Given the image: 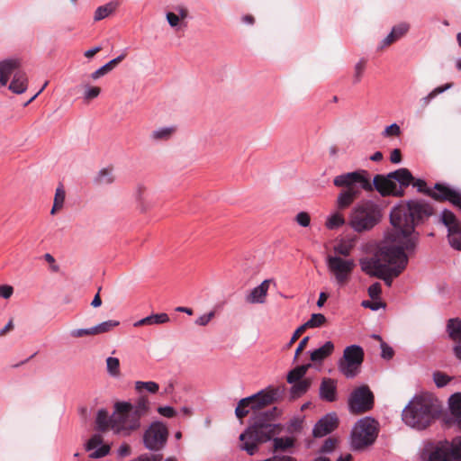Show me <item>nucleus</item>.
I'll use <instances>...</instances> for the list:
<instances>
[{"label": "nucleus", "instance_id": "obj_26", "mask_svg": "<svg viewBox=\"0 0 461 461\" xmlns=\"http://www.w3.org/2000/svg\"><path fill=\"white\" fill-rule=\"evenodd\" d=\"M334 351V344L331 341H327L319 348L311 352L310 358L312 362H321L330 357Z\"/></svg>", "mask_w": 461, "mask_h": 461}, {"label": "nucleus", "instance_id": "obj_19", "mask_svg": "<svg viewBox=\"0 0 461 461\" xmlns=\"http://www.w3.org/2000/svg\"><path fill=\"white\" fill-rule=\"evenodd\" d=\"M338 426V418L336 414H328L321 419L313 429V436L316 438L323 437L333 431Z\"/></svg>", "mask_w": 461, "mask_h": 461}, {"label": "nucleus", "instance_id": "obj_29", "mask_svg": "<svg viewBox=\"0 0 461 461\" xmlns=\"http://www.w3.org/2000/svg\"><path fill=\"white\" fill-rule=\"evenodd\" d=\"M293 386L291 388V396L295 399L305 393L312 384L311 378H304L302 381H298L293 383Z\"/></svg>", "mask_w": 461, "mask_h": 461}, {"label": "nucleus", "instance_id": "obj_31", "mask_svg": "<svg viewBox=\"0 0 461 461\" xmlns=\"http://www.w3.org/2000/svg\"><path fill=\"white\" fill-rule=\"evenodd\" d=\"M118 7V3L110 2L106 5L99 6L95 12L94 19L95 21H101L106 17H108L111 14H113L116 8Z\"/></svg>", "mask_w": 461, "mask_h": 461}, {"label": "nucleus", "instance_id": "obj_9", "mask_svg": "<svg viewBox=\"0 0 461 461\" xmlns=\"http://www.w3.org/2000/svg\"><path fill=\"white\" fill-rule=\"evenodd\" d=\"M20 67L18 59H5L0 62V87L5 86L11 75H14L9 89L18 95L26 91L28 77L25 72L19 69Z\"/></svg>", "mask_w": 461, "mask_h": 461}, {"label": "nucleus", "instance_id": "obj_47", "mask_svg": "<svg viewBox=\"0 0 461 461\" xmlns=\"http://www.w3.org/2000/svg\"><path fill=\"white\" fill-rule=\"evenodd\" d=\"M100 93L101 88L99 86H86L84 92V99L86 101H90L96 98Z\"/></svg>", "mask_w": 461, "mask_h": 461}, {"label": "nucleus", "instance_id": "obj_1", "mask_svg": "<svg viewBox=\"0 0 461 461\" xmlns=\"http://www.w3.org/2000/svg\"><path fill=\"white\" fill-rule=\"evenodd\" d=\"M433 212V207L422 200H411L405 205L394 208L390 214L394 228V232L391 234L393 242L407 251H413L419 236L415 232V226L424 222Z\"/></svg>", "mask_w": 461, "mask_h": 461}, {"label": "nucleus", "instance_id": "obj_54", "mask_svg": "<svg viewBox=\"0 0 461 461\" xmlns=\"http://www.w3.org/2000/svg\"><path fill=\"white\" fill-rule=\"evenodd\" d=\"M382 293L381 285L379 283H375L368 288V295L373 299L379 298Z\"/></svg>", "mask_w": 461, "mask_h": 461}, {"label": "nucleus", "instance_id": "obj_44", "mask_svg": "<svg viewBox=\"0 0 461 461\" xmlns=\"http://www.w3.org/2000/svg\"><path fill=\"white\" fill-rule=\"evenodd\" d=\"M411 185L412 186L416 187L418 189V192L422 193L428 196H429L431 188L427 187V183L422 179H416L412 176V179L409 183V185Z\"/></svg>", "mask_w": 461, "mask_h": 461}, {"label": "nucleus", "instance_id": "obj_57", "mask_svg": "<svg viewBox=\"0 0 461 461\" xmlns=\"http://www.w3.org/2000/svg\"><path fill=\"white\" fill-rule=\"evenodd\" d=\"M381 349H382V357L384 359H391L393 357V349L388 346L385 342H382L381 344Z\"/></svg>", "mask_w": 461, "mask_h": 461}, {"label": "nucleus", "instance_id": "obj_3", "mask_svg": "<svg viewBox=\"0 0 461 461\" xmlns=\"http://www.w3.org/2000/svg\"><path fill=\"white\" fill-rule=\"evenodd\" d=\"M279 414L280 411L276 407L269 412L260 413L254 423L240 434L241 448L246 450L248 454L253 455L259 444L270 440L274 435L279 433V426L270 422Z\"/></svg>", "mask_w": 461, "mask_h": 461}, {"label": "nucleus", "instance_id": "obj_21", "mask_svg": "<svg viewBox=\"0 0 461 461\" xmlns=\"http://www.w3.org/2000/svg\"><path fill=\"white\" fill-rule=\"evenodd\" d=\"M271 283H274L273 279L264 280L250 291L246 296V302L249 303H264Z\"/></svg>", "mask_w": 461, "mask_h": 461}, {"label": "nucleus", "instance_id": "obj_41", "mask_svg": "<svg viewBox=\"0 0 461 461\" xmlns=\"http://www.w3.org/2000/svg\"><path fill=\"white\" fill-rule=\"evenodd\" d=\"M294 444V439L293 438H274V448L276 451L277 450H286L292 447Z\"/></svg>", "mask_w": 461, "mask_h": 461}, {"label": "nucleus", "instance_id": "obj_49", "mask_svg": "<svg viewBox=\"0 0 461 461\" xmlns=\"http://www.w3.org/2000/svg\"><path fill=\"white\" fill-rule=\"evenodd\" d=\"M401 133V129L398 124L393 123L389 126H387L384 131H383V135L384 137H396L399 136Z\"/></svg>", "mask_w": 461, "mask_h": 461}, {"label": "nucleus", "instance_id": "obj_25", "mask_svg": "<svg viewBox=\"0 0 461 461\" xmlns=\"http://www.w3.org/2000/svg\"><path fill=\"white\" fill-rule=\"evenodd\" d=\"M174 12H168L166 14L167 23L172 28H176L179 25L180 22L186 19L189 14L188 9L182 5H176Z\"/></svg>", "mask_w": 461, "mask_h": 461}, {"label": "nucleus", "instance_id": "obj_7", "mask_svg": "<svg viewBox=\"0 0 461 461\" xmlns=\"http://www.w3.org/2000/svg\"><path fill=\"white\" fill-rule=\"evenodd\" d=\"M412 179V175L408 168L402 167L388 175H375L372 185L383 197H402L405 188Z\"/></svg>", "mask_w": 461, "mask_h": 461}, {"label": "nucleus", "instance_id": "obj_39", "mask_svg": "<svg viewBox=\"0 0 461 461\" xmlns=\"http://www.w3.org/2000/svg\"><path fill=\"white\" fill-rule=\"evenodd\" d=\"M251 399L247 397L239 402L235 409V414L239 419H242L249 414V408L251 409Z\"/></svg>", "mask_w": 461, "mask_h": 461}, {"label": "nucleus", "instance_id": "obj_50", "mask_svg": "<svg viewBox=\"0 0 461 461\" xmlns=\"http://www.w3.org/2000/svg\"><path fill=\"white\" fill-rule=\"evenodd\" d=\"M303 419L294 418L290 421V423L287 427V429L289 432H292V433L298 432L303 429Z\"/></svg>", "mask_w": 461, "mask_h": 461}, {"label": "nucleus", "instance_id": "obj_16", "mask_svg": "<svg viewBox=\"0 0 461 461\" xmlns=\"http://www.w3.org/2000/svg\"><path fill=\"white\" fill-rule=\"evenodd\" d=\"M285 387L281 386H269L265 390L258 392V393L250 396L251 399V409L261 410L267 405L275 403L281 400L285 394Z\"/></svg>", "mask_w": 461, "mask_h": 461}, {"label": "nucleus", "instance_id": "obj_22", "mask_svg": "<svg viewBox=\"0 0 461 461\" xmlns=\"http://www.w3.org/2000/svg\"><path fill=\"white\" fill-rule=\"evenodd\" d=\"M410 30V24L408 23H401L393 27L391 32L382 41L381 49L387 48L402 39L407 34Z\"/></svg>", "mask_w": 461, "mask_h": 461}, {"label": "nucleus", "instance_id": "obj_30", "mask_svg": "<svg viewBox=\"0 0 461 461\" xmlns=\"http://www.w3.org/2000/svg\"><path fill=\"white\" fill-rule=\"evenodd\" d=\"M452 86H453V83H447L443 86L434 88L429 95H427L426 96L420 99V107L426 108L429 104V103L432 99H434L438 95L451 88Z\"/></svg>", "mask_w": 461, "mask_h": 461}, {"label": "nucleus", "instance_id": "obj_2", "mask_svg": "<svg viewBox=\"0 0 461 461\" xmlns=\"http://www.w3.org/2000/svg\"><path fill=\"white\" fill-rule=\"evenodd\" d=\"M406 249L397 244L383 245L374 255L360 259L363 272L384 281L391 286L393 280L398 277L408 265Z\"/></svg>", "mask_w": 461, "mask_h": 461}, {"label": "nucleus", "instance_id": "obj_61", "mask_svg": "<svg viewBox=\"0 0 461 461\" xmlns=\"http://www.w3.org/2000/svg\"><path fill=\"white\" fill-rule=\"evenodd\" d=\"M362 306L365 308H369L373 311H376L381 307L384 306V304L381 302H371V301H363Z\"/></svg>", "mask_w": 461, "mask_h": 461}, {"label": "nucleus", "instance_id": "obj_53", "mask_svg": "<svg viewBox=\"0 0 461 461\" xmlns=\"http://www.w3.org/2000/svg\"><path fill=\"white\" fill-rule=\"evenodd\" d=\"M70 335L73 338H82V337H86V336H94L93 328L73 330L70 332Z\"/></svg>", "mask_w": 461, "mask_h": 461}, {"label": "nucleus", "instance_id": "obj_14", "mask_svg": "<svg viewBox=\"0 0 461 461\" xmlns=\"http://www.w3.org/2000/svg\"><path fill=\"white\" fill-rule=\"evenodd\" d=\"M350 411L361 414L370 411L374 406V394L367 385L355 389L348 400Z\"/></svg>", "mask_w": 461, "mask_h": 461}, {"label": "nucleus", "instance_id": "obj_38", "mask_svg": "<svg viewBox=\"0 0 461 461\" xmlns=\"http://www.w3.org/2000/svg\"><path fill=\"white\" fill-rule=\"evenodd\" d=\"M175 131V127L161 128L152 131L151 139L154 140H167Z\"/></svg>", "mask_w": 461, "mask_h": 461}, {"label": "nucleus", "instance_id": "obj_40", "mask_svg": "<svg viewBox=\"0 0 461 461\" xmlns=\"http://www.w3.org/2000/svg\"><path fill=\"white\" fill-rule=\"evenodd\" d=\"M159 389V385L158 383L153 381L149 382H142V381H137L135 383V390L138 393H142L143 390H147L148 392L151 393H156Z\"/></svg>", "mask_w": 461, "mask_h": 461}, {"label": "nucleus", "instance_id": "obj_24", "mask_svg": "<svg viewBox=\"0 0 461 461\" xmlns=\"http://www.w3.org/2000/svg\"><path fill=\"white\" fill-rule=\"evenodd\" d=\"M448 402L453 422L461 431V393L451 395Z\"/></svg>", "mask_w": 461, "mask_h": 461}, {"label": "nucleus", "instance_id": "obj_13", "mask_svg": "<svg viewBox=\"0 0 461 461\" xmlns=\"http://www.w3.org/2000/svg\"><path fill=\"white\" fill-rule=\"evenodd\" d=\"M327 267L339 286H345L351 279L355 263L338 256L327 257Z\"/></svg>", "mask_w": 461, "mask_h": 461}, {"label": "nucleus", "instance_id": "obj_36", "mask_svg": "<svg viewBox=\"0 0 461 461\" xmlns=\"http://www.w3.org/2000/svg\"><path fill=\"white\" fill-rule=\"evenodd\" d=\"M119 325H120V322L115 320H109V321H104L96 326L92 327L94 336L109 332L113 329H114L115 327H117Z\"/></svg>", "mask_w": 461, "mask_h": 461}, {"label": "nucleus", "instance_id": "obj_32", "mask_svg": "<svg viewBox=\"0 0 461 461\" xmlns=\"http://www.w3.org/2000/svg\"><path fill=\"white\" fill-rule=\"evenodd\" d=\"M311 367V364L302 365L298 366L293 370H291L287 375V382L289 384H293L298 381H302L304 375L308 371V369Z\"/></svg>", "mask_w": 461, "mask_h": 461}, {"label": "nucleus", "instance_id": "obj_33", "mask_svg": "<svg viewBox=\"0 0 461 461\" xmlns=\"http://www.w3.org/2000/svg\"><path fill=\"white\" fill-rule=\"evenodd\" d=\"M66 192L62 185H59L55 192L53 206L51 208L50 213L52 215L56 214L57 212L62 209L65 202Z\"/></svg>", "mask_w": 461, "mask_h": 461}, {"label": "nucleus", "instance_id": "obj_51", "mask_svg": "<svg viewBox=\"0 0 461 461\" xmlns=\"http://www.w3.org/2000/svg\"><path fill=\"white\" fill-rule=\"evenodd\" d=\"M297 223L303 227H307L310 225L311 217L308 212H301L296 215L295 218Z\"/></svg>", "mask_w": 461, "mask_h": 461}, {"label": "nucleus", "instance_id": "obj_10", "mask_svg": "<svg viewBox=\"0 0 461 461\" xmlns=\"http://www.w3.org/2000/svg\"><path fill=\"white\" fill-rule=\"evenodd\" d=\"M378 435V423L372 418H364L357 422L351 433L353 450H363L373 445Z\"/></svg>", "mask_w": 461, "mask_h": 461}, {"label": "nucleus", "instance_id": "obj_20", "mask_svg": "<svg viewBox=\"0 0 461 461\" xmlns=\"http://www.w3.org/2000/svg\"><path fill=\"white\" fill-rule=\"evenodd\" d=\"M119 416L120 412H117L116 411L111 417H109L108 412L105 410L102 409L98 411L95 420L97 429L100 431H106L108 429H112L115 434H122L124 436V433H126V429L117 431V428L113 426V424L115 423L113 422V419Z\"/></svg>", "mask_w": 461, "mask_h": 461}, {"label": "nucleus", "instance_id": "obj_46", "mask_svg": "<svg viewBox=\"0 0 461 461\" xmlns=\"http://www.w3.org/2000/svg\"><path fill=\"white\" fill-rule=\"evenodd\" d=\"M366 68V60L361 59L359 60L354 68V84H357L360 82L364 70Z\"/></svg>", "mask_w": 461, "mask_h": 461}, {"label": "nucleus", "instance_id": "obj_6", "mask_svg": "<svg viewBox=\"0 0 461 461\" xmlns=\"http://www.w3.org/2000/svg\"><path fill=\"white\" fill-rule=\"evenodd\" d=\"M119 417L113 419V426L117 428V431L126 429L124 436H128L131 431L140 428V420L147 415L150 409V402L146 395H140L134 404L127 402H117L114 404Z\"/></svg>", "mask_w": 461, "mask_h": 461}, {"label": "nucleus", "instance_id": "obj_27", "mask_svg": "<svg viewBox=\"0 0 461 461\" xmlns=\"http://www.w3.org/2000/svg\"><path fill=\"white\" fill-rule=\"evenodd\" d=\"M126 57V53H122L117 58L110 60L108 63L95 70L91 74V78L94 80H96L100 78L101 77L108 74L110 71H112L117 65H119Z\"/></svg>", "mask_w": 461, "mask_h": 461}, {"label": "nucleus", "instance_id": "obj_17", "mask_svg": "<svg viewBox=\"0 0 461 461\" xmlns=\"http://www.w3.org/2000/svg\"><path fill=\"white\" fill-rule=\"evenodd\" d=\"M441 221L447 228V240L449 245L461 251V222L449 210H444Z\"/></svg>", "mask_w": 461, "mask_h": 461}, {"label": "nucleus", "instance_id": "obj_52", "mask_svg": "<svg viewBox=\"0 0 461 461\" xmlns=\"http://www.w3.org/2000/svg\"><path fill=\"white\" fill-rule=\"evenodd\" d=\"M306 329L303 327V325L299 326L292 335L290 341L287 344V348H291L298 339L305 332Z\"/></svg>", "mask_w": 461, "mask_h": 461}, {"label": "nucleus", "instance_id": "obj_15", "mask_svg": "<svg viewBox=\"0 0 461 461\" xmlns=\"http://www.w3.org/2000/svg\"><path fill=\"white\" fill-rule=\"evenodd\" d=\"M167 428L161 422H153L146 430L143 437L145 447L150 450L161 449L167 442Z\"/></svg>", "mask_w": 461, "mask_h": 461}, {"label": "nucleus", "instance_id": "obj_28", "mask_svg": "<svg viewBox=\"0 0 461 461\" xmlns=\"http://www.w3.org/2000/svg\"><path fill=\"white\" fill-rule=\"evenodd\" d=\"M167 321H169V317L167 313H158L138 321L134 323V326L139 327L143 325L162 324Z\"/></svg>", "mask_w": 461, "mask_h": 461}, {"label": "nucleus", "instance_id": "obj_37", "mask_svg": "<svg viewBox=\"0 0 461 461\" xmlns=\"http://www.w3.org/2000/svg\"><path fill=\"white\" fill-rule=\"evenodd\" d=\"M327 322L326 317L321 313H313L310 319L303 324L307 329L319 328L323 326Z\"/></svg>", "mask_w": 461, "mask_h": 461}, {"label": "nucleus", "instance_id": "obj_63", "mask_svg": "<svg viewBox=\"0 0 461 461\" xmlns=\"http://www.w3.org/2000/svg\"><path fill=\"white\" fill-rule=\"evenodd\" d=\"M334 250L336 253L345 256V257H347L350 254V248L344 244H339V245L336 246L334 248Z\"/></svg>", "mask_w": 461, "mask_h": 461}, {"label": "nucleus", "instance_id": "obj_12", "mask_svg": "<svg viewBox=\"0 0 461 461\" xmlns=\"http://www.w3.org/2000/svg\"><path fill=\"white\" fill-rule=\"evenodd\" d=\"M428 461H461V437L438 441L429 452Z\"/></svg>", "mask_w": 461, "mask_h": 461}, {"label": "nucleus", "instance_id": "obj_45", "mask_svg": "<svg viewBox=\"0 0 461 461\" xmlns=\"http://www.w3.org/2000/svg\"><path fill=\"white\" fill-rule=\"evenodd\" d=\"M337 444H338V439L337 438H328L324 441L323 445L321 446V447L320 449V452L323 453V454L330 453V452H332L336 448Z\"/></svg>", "mask_w": 461, "mask_h": 461}, {"label": "nucleus", "instance_id": "obj_58", "mask_svg": "<svg viewBox=\"0 0 461 461\" xmlns=\"http://www.w3.org/2000/svg\"><path fill=\"white\" fill-rule=\"evenodd\" d=\"M103 442V438L100 435H94L87 442V449H94L101 445Z\"/></svg>", "mask_w": 461, "mask_h": 461}, {"label": "nucleus", "instance_id": "obj_35", "mask_svg": "<svg viewBox=\"0 0 461 461\" xmlns=\"http://www.w3.org/2000/svg\"><path fill=\"white\" fill-rule=\"evenodd\" d=\"M95 183L97 185H110L114 181L113 170L109 168L101 169L95 177Z\"/></svg>", "mask_w": 461, "mask_h": 461}, {"label": "nucleus", "instance_id": "obj_23", "mask_svg": "<svg viewBox=\"0 0 461 461\" xmlns=\"http://www.w3.org/2000/svg\"><path fill=\"white\" fill-rule=\"evenodd\" d=\"M337 393V382L331 378H323L320 386V396L327 402H334Z\"/></svg>", "mask_w": 461, "mask_h": 461}, {"label": "nucleus", "instance_id": "obj_43", "mask_svg": "<svg viewBox=\"0 0 461 461\" xmlns=\"http://www.w3.org/2000/svg\"><path fill=\"white\" fill-rule=\"evenodd\" d=\"M345 222V219L342 214L336 212L328 218L326 226L328 229L333 230L342 226Z\"/></svg>", "mask_w": 461, "mask_h": 461}, {"label": "nucleus", "instance_id": "obj_18", "mask_svg": "<svg viewBox=\"0 0 461 461\" xmlns=\"http://www.w3.org/2000/svg\"><path fill=\"white\" fill-rule=\"evenodd\" d=\"M429 197L438 202L448 201L461 209V193L444 184H435L433 189L430 191Z\"/></svg>", "mask_w": 461, "mask_h": 461}, {"label": "nucleus", "instance_id": "obj_59", "mask_svg": "<svg viewBox=\"0 0 461 461\" xmlns=\"http://www.w3.org/2000/svg\"><path fill=\"white\" fill-rule=\"evenodd\" d=\"M309 337H304L298 344L296 349H295V353H294V361H296L298 359V357L300 356V354L305 349V348L307 347V344L309 342Z\"/></svg>", "mask_w": 461, "mask_h": 461}, {"label": "nucleus", "instance_id": "obj_55", "mask_svg": "<svg viewBox=\"0 0 461 461\" xmlns=\"http://www.w3.org/2000/svg\"><path fill=\"white\" fill-rule=\"evenodd\" d=\"M214 316H215V312L212 311V312H208L207 314H203V315L200 316L198 319H196L195 324H197L199 326H206Z\"/></svg>", "mask_w": 461, "mask_h": 461}, {"label": "nucleus", "instance_id": "obj_64", "mask_svg": "<svg viewBox=\"0 0 461 461\" xmlns=\"http://www.w3.org/2000/svg\"><path fill=\"white\" fill-rule=\"evenodd\" d=\"M390 160L393 164L400 163L402 161V153L399 149H394L391 152Z\"/></svg>", "mask_w": 461, "mask_h": 461}, {"label": "nucleus", "instance_id": "obj_60", "mask_svg": "<svg viewBox=\"0 0 461 461\" xmlns=\"http://www.w3.org/2000/svg\"><path fill=\"white\" fill-rule=\"evenodd\" d=\"M158 411L159 414H161L167 418H172L176 415L175 409L172 407H169V406L158 407Z\"/></svg>", "mask_w": 461, "mask_h": 461}, {"label": "nucleus", "instance_id": "obj_8", "mask_svg": "<svg viewBox=\"0 0 461 461\" xmlns=\"http://www.w3.org/2000/svg\"><path fill=\"white\" fill-rule=\"evenodd\" d=\"M379 206L372 201H364L357 204L349 217L350 226L357 232L374 228L381 220Z\"/></svg>", "mask_w": 461, "mask_h": 461}, {"label": "nucleus", "instance_id": "obj_11", "mask_svg": "<svg viewBox=\"0 0 461 461\" xmlns=\"http://www.w3.org/2000/svg\"><path fill=\"white\" fill-rule=\"evenodd\" d=\"M364 357V349L360 346L351 345L345 348L339 361V371L348 378L355 377L360 371Z\"/></svg>", "mask_w": 461, "mask_h": 461}, {"label": "nucleus", "instance_id": "obj_56", "mask_svg": "<svg viewBox=\"0 0 461 461\" xmlns=\"http://www.w3.org/2000/svg\"><path fill=\"white\" fill-rule=\"evenodd\" d=\"M109 451H110V447L108 445H104L100 448H98L95 451H94L90 455V457H92V458H101V457L105 456L109 453Z\"/></svg>", "mask_w": 461, "mask_h": 461}, {"label": "nucleus", "instance_id": "obj_48", "mask_svg": "<svg viewBox=\"0 0 461 461\" xmlns=\"http://www.w3.org/2000/svg\"><path fill=\"white\" fill-rule=\"evenodd\" d=\"M433 379L438 387L445 386L450 380L447 375L440 372L434 373Z\"/></svg>", "mask_w": 461, "mask_h": 461}, {"label": "nucleus", "instance_id": "obj_42", "mask_svg": "<svg viewBox=\"0 0 461 461\" xmlns=\"http://www.w3.org/2000/svg\"><path fill=\"white\" fill-rule=\"evenodd\" d=\"M107 372L112 376L120 375V360L117 357H109L106 359Z\"/></svg>", "mask_w": 461, "mask_h": 461}, {"label": "nucleus", "instance_id": "obj_62", "mask_svg": "<svg viewBox=\"0 0 461 461\" xmlns=\"http://www.w3.org/2000/svg\"><path fill=\"white\" fill-rule=\"evenodd\" d=\"M14 293V288L11 285H1L0 286V296L7 299L11 297Z\"/></svg>", "mask_w": 461, "mask_h": 461}, {"label": "nucleus", "instance_id": "obj_4", "mask_svg": "<svg viewBox=\"0 0 461 461\" xmlns=\"http://www.w3.org/2000/svg\"><path fill=\"white\" fill-rule=\"evenodd\" d=\"M439 412V406L430 395L415 396L402 411L406 425L416 429L428 428Z\"/></svg>", "mask_w": 461, "mask_h": 461}, {"label": "nucleus", "instance_id": "obj_34", "mask_svg": "<svg viewBox=\"0 0 461 461\" xmlns=\"http://www.w3.org/2000/svg\"><path fill=\"white\" fill-rule=\"evenodd\" d=\"M447 331L453 340L461 342V321L457 319L449 320Z\"/></svg>", "mask_w": 461, "mask_h": 461}, {"label": "nucleus", "instance_id": "obj_5", "mask_svg": "<svg viewBox=\"0 0 461 461\" xmlns=\"http://www.w3.org/2000/svg\"><path fill=\"white\" fill-rule=\"evenodd\" d=\"M333 185L337 187H345L337 198V207L344 210L349 207L360 194V188L366 191H373V185L366 170H357L337 176L333 179Z\"/></svg>", "mask_w": 461, "mask_h": 461}]
</instances>
